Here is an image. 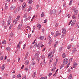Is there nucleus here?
Segmentation results:
<instances>
[{"mask_svg": "<svg viewBox=\"0 0 79 79\" xmlns=\"http://www.w3.org/2000/svg\"><path fill=\"white\" fill-rule=\"evenodd\" d=\"M7 28V26H6V25H5L4 27V29H6Z\"/></svg>", "mask_w": 79, "mask_h": 79, "instance_id": "nucleus-54", "label": "nucleus"}, {"mask_svg": "<svg viewBox=\"0 0 79 79\" xmlns=\"http://www.w3.org/2000/svg\"><path fill=\"white\" fill-rule=\"evenodd\" d=\"M68 59H65L64 60L63 62V65L64 66L65 65V64H66L67 63H68Z\"/></svg>", "mask_w": 79, "mask_h": 79, "instance_id": "nucleus-2", "label": "nucleus"}, {"mask_svg": "<svg viewBox=\"0 0 79 79\" xmlns=\"http://www.w3.org/2000/svg\"><path fill=\"white\" fill-rule=\"evenodd\" d=\"M6 49L7 50H8V51H9V50H11V48H10V47H7Z\"/></svg>", "mask_w": 79, "mask_h": 79, "instance_id": "nucleus-27", "label": "nucleus"}, {"mask_svg": "<svg viewBox=\"0 0 79 79\" xmlns=\"http://www.w3.org/2000/svg\"><path fill=\"white\" fill-rule=\"evenodd\" d=\"M36 58H37L36 60H37V62H39L40 60V58H39V57H38Z\"/></svg>", "mask_w": 79, "mask_h": 79, "instance_id": "nucleus-35", "label": "nucleus"}, {"mask_svg": "<svg viewBox=\"0 0 79 79\" xmlns=\"http://www.w3.org/2000/svg\"><path fill=\"white\" fill-rule=\"evenodd\" d=\"M51 53H52V52H51V53H49L48 56V58L49 57H50V56L51 55Z\"/></svg>", "mask_w": 79, "mask_h": 79, "instance_id": "nucleus-45", "label": "nucleus"}, {"mask_svg": "<svg viewBox=\"0 0 79 79\" xmlns=\"http://www.w3.org/2000/svg\"><path fill=\"white\" fill-rule=\"evenodd\" d=\"M21 24H19L17 27V29L18 30H19V29H21Z\"/></svg>", "mask_w": 79, "mask_h": 79, "instance_id": "nucleus-12", "label": "nucleus"}, {"mask_svg": "<svg viewBox=\"0 0 79 79\" xmlns=\"http://www.w3.org/2000/svg\"><path fill=\"white\" fill-rule=\"evenodd\" d=\"M52 40H53L52 39L50 41H49V44L50 45V44H51L52 43Z\"/></svg>", "mask_w": 79, "mask_h": 79, "instance_id": "nucleus-46", "label": "nucleus"}, {"mask_svg": "<svg viewBox=\"0 0 79 79\" xmlns=\"http://www.w3.org/2000/svg\"><path fill=\"white\" fill-rule=\"evenodd\" d=\"M5 64H4V65H3L2 66V68H1V70L2 71H3V70H4V69H5Z\"/></svg>", "mask_w": 79, "mask_h": 79, "instance_id": "nucleus-14", "label": "nucleus"}, {"mask_svg": "<svg viewBox=\"0 0 79 79\" xmlns=\"http://www.w3.org/2000/svg\"><path fill=\"white\" fill-rule=\"evenodd\" d=\"M13 26V24H12L11 25H10L9 28V29H11V27H12Z\"/></svg>", "mask_w": 79, "mask_h": 79, "instance_id": "nucleus-30", "label": "nucleus"}, {"mask_svg": "<svg viewBox=\"0 0 79 79\" xmlns=\"http://www.w3.org/2000/svg\"><path fill=\"white\" fill-rule=\"evenodd\" d=\"M58 26V23H56V25L55 26V27H56L57 26Z\"/></svg>", "mask_w": 79, "mask_h": 79, "instance_id": "nucleus-59", "label": "nucleus"}, {"mask_svg": "<svg viewBox=\"0 0 79 79\" xmlns=\"http://www.w3.org/2000/svg\"><path fill=\"white\" fill-rule=\"evenodd\" d=\"M35 56L36 58H39V55H38V54H37V53H36L35 55Z\"/></svg>", "mask_w": 79, "mask_h": 79, "instance_id": "nucleus-18", "label": "nucleus"}, {"mask_svg": "<svg viewBox=\"0 0 79 79\" xmlns=\"http://www.w3.org/2000/svg\"><path fill=\"white\" fill-rule=\"evenodd\" d=\"M71 22H72V20H71L69 23L68 24L69 25H70L71 24Z\"/></svg>", "mask_w": 79, "mask_h": 79, "instance_id": "nucleus-55", "label": "nucleus"}, {"mask_svg": "<svg viewBox=\"0 0 79 79\" xmlns=\"http://www.w3.org/2000/svg\"><path fill=\"white\" fill-rule=\"evenodd\" d=\"M50 14L51 15H52V14H53L54 15H55L56 14V10H51L50 12Z\"/></svg>", "mask_w": 79, "mask_h": 79, "instance_id": "nucleus-1", "label": "nucleus"}, {"mask_svg": "<svg viewBox=\"0 0 79 79\" xmlns=\"http://www.w3.org/2000/svg\"><path fill=\"white\" fill-rule=\"evenodd\" d=\"M75 23H76V20H73L71 23V26H73L75 24Z\"/></svg>", "mask_w": 79, "mask_h": 79, "instance_id": "nucleus-5", "label": "nucleus"}, {"mask_svg": "<svg viewBox=\"0 0 79 79\" xmlns=\"http://www.w3.org/2000/svg\"><path fill=\"white\" fill-rule=\"evenodd\" d=\"M62 57L63 58H65L66 57V54L65 53H63L62 55Z\"/></svg>", "mask_w": 79, "mask_h": 79, "instance_id": "nucleus-31", "label": "nucleus"}, {"mask_svg": "<svg viewBox=\"0 0 79 79\" xmlns=\"http://www.w3.org/2000/svg\"><path fill=\"white\" fill-rule=\"evenodd\" d=\"M44 37L42 36H41L38 38V39L39 40H44Z\"/></svg>", "mask_w": 79, "mask_h": 79, "instance_id": "nucleus-8", "label": "nucleus"}, {"mask_svg": "<svg viewBox=\"0 0 79 79\" xmlns=\"http://www.w3.org/2000/svg\"><path fill=\"white\" fill-rule=\"evenodd\" d=\"M42 64H43V65H45V62L44 61L42 63Z\"/></svg>", "mask_w": 79, "mask_h": 79, "instance_id": "nucleus-44", "label": "nucleus"}, {"mask_svg": "<svg viewBox=\"0 0 79 79\" xmlns=\"http://www.w3.org/2000/svg\"><path fill=\"white\" fill-rule=\"evenodd\" d=\"M28 18H26L24 19V21L26 22V21L27 20H28Z\"/></svg>", "mask_w": 79, "mask_h": 79, "instance_id": "nucleus-53", "label": "nucleus"}, {"mask_svg": "<svg viewBox=\"0 0 79 79\" xmlns=\"http://www.w3.org/2000/svg\"><path fill=\"white\" fill-rule=\"evenodd\" d=\"M77 65V63H76V62H74L73 63V67L74 68H76V67Z\"/></svg>", "mask_w": 79, "mask_h": 79, "instance_id": "nucleus-16", "label": "nucleus"}, {"mask_svg": "<svg viewBox=\"0 0 79 79\" xmlns=\"http://www.w3.org/2000/svg\"><path fill=\"white\" fill-rule=\"evenodd\" d=\"M42 59L43 60H45V56L44 55H43L41 56Z\"/></svg>", "mask_w": 79, "mask_h": 79, "instance_id": "nucleus-34", "label": "nucleus"}, {"mask_svg": "<svg viewBox=\"0 0 79 79\" xmlns=\"http://www.w3.org/2000/svg\"><path fill=\"white\" fill-rule=\"evenodd\" d=\"M75 9H76L74 8V7H73L72 8L71 10H72V11H73V10H75Z\"/></svg>", "mask_w": 79, "mask_h": 79, "instance_id": "nucleus-58", "label": "nucleus"}, {"mask_svg": "<svg viewBox=\"0 0 79 79\" xmlns=\"http://www.w3.org/2000/svg\"><path fill=\"white\" fill-rule=\"evenodd\" d=\"M9 19L10 20H11V19H12V17H11V16H10L9 18Z\"/></svg>", "mask_w": 79, "mask_h": 79, "instance_id": "nucleus-47", "label": "nucleus"}, {"mask_svg": "<svg viewBox=\"0 0 79 79\" xmlns=\"http://www.w3.org/2000/svg\"><path fill=\"white\" fill-rule=\"evenodd\" d=\"M77 13H78V11H77V10H76V9H75V10L74 12V14L75 15H77Z\"/></svg>", "mask_w": 79, "mask_h": 79, "instance_id": "nucleus-13", "label": "nucleus"}, {"mask_svg": "<svg viewBox=\"0 0 79 79\" xmlns=\"http://www.w3.org/2000/svg\"><path fill=\"white\" fill-rule=\"evenodd\" d=\"M53 54H51V55L50 56V58H52V57H53Z\"/></svg>", "mask_w": 79, "mask_h": 79, "instance_id": "nucleus-64", "label": "nucleus"}, {"mask_svg": "<svg viewBox=\"0 0 79 79\" xmlns=\"http://www.w3.org/2000/svg\"><path fill=\"white\" fill-rule=\"evenodd\" d=\"M71 48V45H69L67 47L68 49H70Z\"/></svg>", "mask_w": 79, "mask_h": 79, "instance_id": "nucleus-24", "label": "nucleus"}, {"mask_svg": "<svg viewBox=\"0 0 79 79\" xmlns=\"http://www.w3.org/2000/svg\"><path fill=\"white\" fill-rule=\"evenodd\" d=\"M26 4L25 3H24L23 4L22 7V10H24V8H25V7H26Z\"/></svg>", "mask_w": 79, "mask_h": 79, "instance_id": "nucleus-6", "label": "nucleus"}, {"mask_svg": "<svg viewBox=\"0 0 79 79\" xmlns=\"http://www.w3.org/2000/svg\"><path fill=\"white\" fill-rule=\"evenodd\" d=\"M11 23L10 21V20H9L7 21V25H9Z\"/></svg>", "mask_w": 79, "mask_h": 79, "instance_id": "nucleus-17", "label": "nucleus"}, {"mask_svg": "<svg viewBox=\"0 0 79 79\" xmlns=\"http://www.w3.org/2000/svg\"><path fill=\"white\" fill-rule=\"evenodd\" d=\"M72 78V74H70L69 76L68 77V79H71V78Z\"/></svg>", "mask_w": 79, "mask_h": 79, "instance_id": "nucleus-20", "label": "nucleus"}, {"mask_svg": "<svg viewBox=\"0 0 79 79\" xmlns=\"http://www.w3.org/2000/svg\"><path fill=\"white\" fill-rule=\"evenodd\" d=\"M19 18H20V16H19V15L17 16L16 18L17 20V21L19 20Z\"/></svg>", "mask_w": 79, "mask_h": 79, "instance_id": "nucleus-38", "label": "nucleus"}, {"mask_svg": "<svg viewBox=\"0 0 79 79\" xmlns=\"http://www.w3.org/2000/svg\"><path fill=\"white\" fill-rule=\"evenodd\" d=\"M29 54V52H27V53L26 54L25 57L24 58V59L25 60H26V59H27V56H28V55Z\"/></svg>", "mask_w": 79, "mask_h": 79, "instance_id": "nucleus-9", "label": "nucleus"}, {"mask_svg": "<svg viewBox=\"0 0 79 79\" xmlns=\"http://www.w3.org/2000/svg\"><path fill=\"white\" fill-rule=\"evenodd\" d=\"M15 9V6H12L10 7V10L13 11V10H14Z\"/></svg>", "mask_w": 79, "mask_h": 79, "instance_id": "nucleus-7", "label": "nucleus"}, {"mask_svg": "<svg viewBox=\"0 0 79 79\" xmlns=\"http://www.w3.org/2000/svg\"><path fill=\"white\" fill-rule=\"evenodd\" d=\"M68 18H69V17H70V16H71V14H69L68 16H67Z\"/></svg>", "mask_w": 79, "mask_h": 79, "instance_id": "nucleus-56", "label": "nucleus"}, {"mask_svg": "<svg viewBox=\"0 0 79 79\" xmlns=\"http://www.w3.org/2000/svg\"><path fill=\"white\" fill-rule=\"evenodd\" d=\"M73 2V0H71L70 1V2L69 4V5H71V4H72V2Z\"/></svg>", "mask_w": 79, "mask_h": 79, "instance_id": "nucleus-40", "label": "nucleus"}, {"mask_svg": "<svg viewBox=\"0 0 79 79\" xmlns=\"http://www.w3.org/2000/svg\"><path fill=\"white\" fill-rule=\"evenodd\" d=\"M17 23V21L16 20H15L13 21V23L14 24H16Z\"/></svg>", "mask_w": 79, "mask_h": 79, "instance_id": "nucleus-23", "label": "nucleus"}, {"mask_svg": "<svg viewBox=\"0 0 79 79\" xmlns=\"http://www.w3.org/2000/svg\"><path fill=\"white\" fill-rule=\"evenodd\" d=\"M66 29L64 28H63L62 29V32L64 35H66Z\"/></svg>", "mask_w": 79, "mask_h": 79, "instance_id": "nucleus-3", "label": "nucleus"}, {"mask_svg": "<svg viewBox=\"0 0 79 79\" xmlns=\"http://www.w3.org/2000/svg\"><path fill=\"white\" fill-rule=\"evenodd\" d=\"M1 60H2L3 59V56H1L0 58Z\"/></svg>", "mask_w": 79, "mask_h": 79, "instance_id": "nucleus-41", "label": "nucleus"}, {"mask_svg": "<svg viewBox=\"0 0 79 79\" xmlns=\"http://www.w3.org/2000/svg\"><path fill=\"white\" fill-rule=\"evenodd\" d=\"M63 65H62L60 67V69H61V68H63Z\"/></svg>", "mask_w": 79, "mask_h": 79, "instance_id": "nucleus-63", "label": "nucleus"}, {"mask_svg": "<svg viewBox=\"0 0 79 79\" xmlns=\"http://www.w3.org/2000/svg\"><path fill=\"white\" fill-rule=\"evenodd\" d=\"M56 64H57V63L56 62H55L53 64V66L54 67L56 66Z\"/></svg>", "mask_w": 79, "mask_h": 79, "instance_id": "nucleus-39", "label": "nucleus"}, {"mask_svg": "<svg viewBox=\"0 0 79 79\" xmlns=\"http://www.w3.org/2000/svg\"><path fill=\"white\" fill-rule=\"evenodd\" d=\"M47 22V19H45V20L44 21V23H45Z\"/></svg>", "mask_w": 79, "mask_h": 79, "instance_id": "nucleus-57", "label": "nucleus"}, {"mask_svg": "<svg viewBox=\"0 0 79 79\" xmlns=\"http://www.w3.org/2000/svg\"><path fill=\"white\" fill-rule=\"evenodd\" d=\"M27 16V14H25L24 15L23 18H26Z\"/></svg>", "mask_w": 79, "mask_h": 79, "instance_id": "nucleus-25", "label": "nucleus"}, {"mask_svg": "<svg viewBox=\"0 0 79 79\" xmlns=\"http://www.w3.org/2000/svg\"><path fill=\"white\" fill-rule=\"evenodd\" d=\"M32 10V7H30L28 9V11H31Z\"/></svg>", "mask_w": 79, "mask_h": 79, "instance_id": "nucleus-33", "label": "nucleus"}, {"mask_svg": "<svg viewBox=\"0 0 79 79\" xmlns=\"http://www.w3.org/2000/svg\"><path fill=\"white\" fill-rule=\"evenodd\" d=\"M76 48H74L73 49V50H72V55H73V53H75V51H76Z\"/></svg>", "mask_w": 79, "mask_h": 79, "instance_id": "nucleus-11", "label": "nucleus"}, {"mask_svg": "<svg viewBox=\"0 0 79 79\" xmlns=\"http://www.w3.org/2000/svg\"><path fill=\"white\" fill-rule=\"evenodd\" d=\"M10 37H13V33H11L10 35Z\"/></svg>", "mask_w": 79, "mask_h": 79, "instance_id": "nucleus-50", "label": "nucleus"}, {"mask_svg": "<svg viewBox=\"0 0 79 79\" xmlns=\"http://www.w3.org/2000/svg\"><path fill=\"white\" fill-rule=\"evenodd\" d=\"M42 44V42H40V43H39L37 46V48L38 49H39L40 48V47H41V45Z\"/></svg>", "mask_w": 79, "mask_h": 79, "instance_id": "nucleus-4", "label": "nucleus"}, {"mask_svg": "<svg viewBox=\"0 0 79 79\" xmlns=\"http://www.w3.org/2000/svg\"><path fill=\"white\" fill-rule=\"evenodd\" d=\"M18 11H20V10H21V8H20V7H19L18 8Z\"/></svg>", "mask_w": 79, "mask_h": 79, "instance_id": "nucleus-49", "label": "nucleus"}, {"mask_svg": "<svg viewBox=\"0 0 79 79\" xmlns=\"http://www.w3.org/2000/svg\"><path fill=\"white\" fill-rule=\"evenodd\" d=\"M56 69V67H54L53 68H52L51 69V71H53L54 70H55Z\"/></svg>", "mask_w": 79, "mask_h": 79, "instance_id": "nucleus-28", "label": "nucleus"}, {"mask_svg": "<svg viewBox=\"0 0 79 79\" xmlns=\"http://www.w3.org/2000/svg\"><path fill=\"white\" fill-rule=\"evenodd\" d=\"M76 16H75V15H73V16H72V18H73V19H76Z\"/></svg>", "mask_w": 79, "mask_h": 79, "instance_id": "nucleus-37", "label": "nucleus"}, {"mask_svg": "<svg viewBox=\"0 0 79 79\" xmlns=\"http://www.w3.org/2000/svg\"><path fill=\"white\" fill-rule=\"evenodd\" d=\"M25 71H28V69L27 68V67H26L25 68Z\"/></svg>", "mask_w": 79, "mask_h": 79, "instance_id": "nucleus-60", "label": "nucleus"}, {"mask_svg": "<svg viewBox=\"0 0 79 79\" xmlns=\"http://www.w3.org/2000/svg\"><path fill=\"white\" fill-rule=\"evenodd\" d=\"M6 41L5 40H3L2 42V44H6Z\"/></svg>", "mask_w": 79, "mask_h": 79, "instance_id": "nucleus-32", "label": "nucleus"}, {"mask_svg": "<svg viewBox=\"0 0 79 79\" xmlns=\"http://www.w3.org/2000/svg\"><path fill=\"white\" fill-rule=\"evenodd\" d=\"M26 75H25L23 78L22 79H26Z\"/></svg>", "mask_w": 79, "mask_h": 79, "instance_id": "nucleus-51", "label": "nucleus"}, {"mask_svg": "<svg viewBox=\"0 0 79 79\" xmlns=\"http://www.w3.org/2000/svg\"><path fill=\"white\" fill-rule=\"evenodd\" d=\"M33 1H32V0H29L28 3L29 4H31V3H32Z\"/></svg>", "mask_w": 79, "mask_h": 79, "instance_id": "nucleus-26", "label": "nucleus"}, {"mask_svg": "<svg viewBox=\"0 0 79 79\" xmlns=\"http://www.w3.org/2000/svg\"><path fill=\"white\" fill-rule=\"evenodd\" d=\"M48 40H51V37L50 36H48Z\"/></svg>", "mask_w": 79, "mask_h": 79, "instance_id": "nucleus-48", "label": "nucleus"}, {"mask_svg": "<svg viewBox=\"0 0 79 79\" xmlns=\"http://www.w3.org/2000/svg\"><path fill=\"white\" fill-rule=\"evenodd\" d=\"M37 27H38L39 29H40L42 27V25H40V24L38 23L37 24Z\"/></svg>", "mask_w": 79, "mask_h": 79, "instance_id": "nucleus-10", "label": "nucleus"}, {"mask_svg": "<svg viewBox=\"0 0 79 79\" xmlns=\"http://www.w3.org/2000/svg\"><path fill=\"white\" fill-rule=\"evenodd\" d=\"M37 45V43H35V44H34V47H36Z\"/></svg>", "mask_w": 79, "mask_h": 79, "instance_id": "nucleus-29", "label": "nucleus"}, {"mask_svg": "<svg viewBox=\"0 0 79 79\" xmlns=\"http://www.w3.org/2000/svg\"><path fill=\"white\" fill-rule=\"evenodd\" d=\"M70 64V63H68V64L67 65V67H69V66Z\"/></svg>", "mask_w": 79, "mask_h": 79, "instance_id": "nucleus-52", "label": "nucleus"}, {"mask_svg": "<svg viewBox=\"0 0 79 79\" xmlns=\"http://www.w3.org/2000/svg\"><path fill=\"white\" fill-rule=\"evenodd\" d=\"M73 58H71L69 60V62H71L73 60Z\"/></svg>", "mask_w": 79, "mask_h": 79, "instance_id": "nucleus-43", "label": "nucleus"}, {"mask_svg": "<svg viewBox=\"0 0 79 79\" xmlns=\"http://www.w3.org/2000/svg\"><path fill=\"white\" fill-rule=\"evenodd\" d=\"M32 64L33 65H34V64H35V62L33 61L32 62Z\"/></svg>", "mask_w": 79, "mask_h": 79, "instance_id": "nucleus-61", "label": "nucleus"}, {"mask_svg": "<svg viewBox=\"0 0 79 79\" xmlns=\"http://www.w3.org/2000/svg\"><path fill=\"white\" fill-rule=\"evenodd\" d=\"M56 35L57 36L59 35V32L58 31H56Z\"/></svg>", "mask_w": 79, "mask_h": 79, "instance_id": "nucleus-19", "label": "nucleus"}, {"mask_svg": "<svg viewBox=\"0 0 79 79\" xmlns=\"http://www.w3.org/2000/svg\"><path fill=\"white\" fill-rule=\"evenodd\" d=\"M35 75H36V72H35L33 73V74L32 75L33 77H35Z\"/></svg>", "mask_w": 79, "mask_h": 79, "instance_id": "nucleus-22", "label": "nucleus"}, {"mask_svg": "<svg viewBox=\"0 0 79 79\" xmlns=\"http://www.w3.org/2000/svg\"><path fill=\"white\" fill-rule=\"evenodd\" d=\"M17 78H19V77L21 78V74H18L17 75Z\"/></svg>", "mask_w": 79, "mask_h": 79, "instance_id": "nucleus-21", "label": "nucleus"}, {"mask_svg": "<svg viewBox=\"0 0 79 79\" xmlns=\"http://www.w3.org/2000/svg\"><path fill=\"white\" fill-rule=\"evenodd\" d=\"M9 1H10V0H6V2L8 3L9 2Z\"/></svg>", "mask_w": 79, "mask_h": 79, "instance_id": "nucleus-62", "label": "nucleus"}, {"mask_svg": "<svg viewBox=\"0 0 79 79\" xmlns=\"http://www.w3.org/2000/svg\"><path fill=\"white\" fill-rule=\"evenodd\" d=\"M29 64V61L28 60H27L25 62V64H26V65H28Z\"/></svg>", "mask_w": 79, "mask_h": 79, "instance_id": "nucleus-15", "label": "nucleus"}, {"mask_svg": "<svg viewBox=\"0 0 79 79\" xmlns=\"http://www.w3.org/2000/svg\"><path fill=\"white\" fill-rule=\"evenodd\" d=\"M45 13L44 12H42L41 14V17H44Z\"/></svg>", "mask_w": 79, "mask_h": 79, "instance_id": "nucleus-36", "label": "nucleus"}, {"mask_svg": "<svg viewBox=\"0 0 79 79\" xmlns=\"http://www.w3.org/2000/svg\"><path fill=\"white\" fill-rule=\"evenodd\" d=\"M18 47V48L19 49L20 48V46H19V44H18L17 45V48Z\"/></svg>", "mask_w": 79, "mask_h": 79, "instance_id": "nucleus-42", "label": "nucleus"}]
</instances>
